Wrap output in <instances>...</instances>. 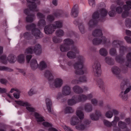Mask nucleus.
<instances>
[{
	"mask_svg": "<svg viewBox=\"0 0 131 131\" xmlns=\"http://www.w3.org/2000/svg\"><path fill=\"white\" fill-rule=\"evenodd\" d=\"M62 91V93H58L57 97V99H59L63 95L66 96L70 95L71 92V88L68 85H66L63 87Z\"/></svg>",
	"mask_w": 131,
	"mask_h": 131,
	"instance_id": "10",
	"label": "nucleus"
},
{
	"mask_svg": "<svg viewBox=\"0 0 131 131\" xmlns=\"http://www.w3.org/2000/svg\"><path fill=\"white\" fill-rule=\"evenodd\" d=\"M78 60L79 62L75 63L73 64V61H69L67 63V65L70 67L73 66L75 69V72L77 75H81L85 74L86 72V71H83L82 70L83 68L82 62L85 60L84 58L82 56L80 55L78 57Z\"/></svg>",
	"mask_w": 131,
	"mask_h": 131,
	"instance_id": "4",
	"label": "nucleus"
},
{
	"mask_svg": "<svg viewBox=\"0 0 131 131\" xmlns=\"http://www.w3.org/2000/svg\"><path fill=\"white\" fill-rule=\"evenodd\" d=\"M84 109L82 107H79L77 110L76 114V115L80 119H83L84 117L83 113L82 112Z\"/></svg>",
	"mask_w": 131,
	"mask_h": 131,
	"instance_id": "22",
	"label": "nucleus"
},
{
	"mask_svg": "<svg viewBox=\"0 0 131 131\" xmlns=\"http://www.w3.org/2000/svg\"><path fill=\"white\" fill-rule=\"evenodd\" d=\"M111 70L112 73L116 76H118L121 72L120 69L116 66L113 67L111 69Z\"/></svg>",
	"mask_w": 131,
	"mask_h": 131,
	"instance_id": "26",
	"label": "nucleus"
},
{
	"mask_svg": "<svg viewBox=\"0 0 131 131\" xmlns=\"http://www.w3.org/2000/svg\"><path fill=\"white\" fill-rule=\"evenodd\" d=\"M82 102L80 95L74 96L72 98L69 99L68 101V105L72 106L80 102Z\"/></svg>",
	"mask_w": 131,
	"mask_h": 131,
	"instance_id": "16",
	"label": "nucleus"
},
{
	"mask_svg": "<svg viewBox=\"0 0 131 131\" xmlns=\"http://www.w3.org/2000/svg\"><path fill=\"white\" fill-rule=\"evenodd\" d=\"M53 40L55 43H59L62 41V39L61 38H59L56 36L54 37L53 38Z\"/></svg>",
	"mask_w": 131,
	"mask_h": 131,
	"instance_id": "50",
	"label": "nucleus"
},
{
	"mask_svg": "<svg viewBox=\"0 0 131 131\" xmlns=\"http://www.w3.org/2000/svg\"><path fill=\"white\" fill-rule=\"evenodd\" d=\"M128 86V87L127 88L124 92L122 91L119 95V97L124 101L127 100V96L126 94L128 93L131 90V85L128 80L125 82H123L121 84V88L122 90L125 89Z\"/></svg>",
	"mask_w": 131,
	"mask_h": 131,
	"instance_id": "6",
	"label": "nucleus"
},
{
	"mask_svg": "<svg viewBox=\"0 0 131 131\" xmlns=\"http://www.w3.org/2000/svg\"><path fill=\"white\" fill-rule=\"evenodd\" d=\"M63 42L64 44L68 46L73 45L74 43L73 41L70 38H67L63 40Z\"/></svg>",
	"mask_w": 131,
	"mask_h": 131,
	"instance_id": "36",
	"label": "nucleus"
},
{
	"mask_svg": "<svg viewBox=\"0 0 131 131\" xmlns=\"http://www.w3.org/2000/svg\"><path fill=\"white\" fill-rule=\"evenodd\" d=\"M92 70L95 75L97 77L100 76L101 71V65L98 61H95L93 64L92 66Z\"/></svg>",
	"mask_w": 131,
	"mask_h": 131,
	"instance_id": "12",
	"label": "nucleus"
},
{
	"mask_svg": "<svg viewBox=\"0 0 131 131\" xmlns=\"http://www.w3.org/2000/svg\"><path fill=\"white\" fill-rule=\"evenodd\" d=\"M89 5L92 7L95 6L94 0H89Z\"/></svg>",
	"mask_w": 131,
	"mask_h": 131,
	"instance_id": "62",
	"label": "nucleus"
},
{
	"mask_svg": "<svg viewBox=\"0 0 131 131\" xmlns=\"http://www.w3.org/2000/svg\"><path fill=\"white\" fill-rule=\"evenodd\" d=\"M125 24L126 27L128 28H130L131 27V20L129 18L126 19Z\"/></svg>",
	"mask_w": 131,
	"mask_h": 131,
	"instance_id": "47",
	"label": "nucleus"
},
{
	"mask_svg": "<svg viewBox=\"0 0 131 131\" xmlns=\"http://www.w3.org/2000/svg\"><path fill=\"white\" fill-rule=\"evenodd\" d=\"M37 16L38 18L39 19L37 26L39 28H41L43 27L46 24V23L44 18L45 16L43 14L40 13H38L37 14Z\"/></svg>",
	"mask_w": 131,
	"mask_h": 131,
	"instance_id": "15",
	"label": "nucleus"
},
{
	"mask_svg": "<svg viewBox=\"0 0 131 131\" xmlns=\"http://www.w3.org/2000/svg\"><path fill=\"white\" fill-rule=\"evenodd\" d=\"M104 124L108 127H111V123L108 121L104 120L103 121Z\"/></svg>",
	"mask_w": 131,
	"mask_h": 131,
	"instance_id": "59",
	"label": "nucleus"
},
{
	"mask_svg": "<svg viewBox=\"0 0 131 131\" xmlns=\"http://www.w3.org/2000/svg\"><path fill=\"white\" fill-rule=\"evenodd\" d=\"M101 116V114L100 111L97 110L95 111V114L92 113L90 115V117L91 119L94 121L98 120Z\"/></svg>",
	"mask_w": 131,
	"mask_h": 131,
	"instance_id": "20",
	"label": "nucleus"
},
{
	"mask_svg": "<svg viewBox=\"0 0 131 131\" xmlns=\"http://www.w3.org/2000/svg\"><path fill=\"white\" fill-rule=\"evenodd\" d=\"M21 37H23L25 38L29 39L31 37L30 34L28 32H26L23 35H21Z\"/></svg>",
	"mask_w": 131,
	"mask_h": 131,
	"instance_id": "52",
	"label": "nucleus"
},
{
	"mask_svg": "<svg viewBox=\"0 0 131 131\" xmlns=\"http://www.w3.org/2000/svg\"><path fill=\"white\" fill-rule=\"evenodd\" d=\"M79 121L78 117L74 115L72 117L70 121V124L73 126L79 123Z\"/></svg>",
	"mask_w": 131,
	"mask_h": 131,
	"instance_id": "29",
	"label": "nucleus"
},
{
	"mask_svg": "<svg viewBox=\"0 0 131 131\" xmlns=\"http://www.w3.org/2000/svg\"><path fill=\"white\" fill-rule=\"evenodd\" d=\"M92 34L94 37H101L102 35V30L100 29H96L94 30L93 31Z\"/></svg>",
	"mask_w": 131,
	"mask_h": 131,
	"instance_id": "30",
	"label": "nucleus"
},
{
	"mask_svg": "<svg viewBox=\"0 0 131 131\" xmlns=\"http://www.w3.org/2000/svg\"><path fill=\"white\" fill-rule=\"evenodd\" d=\"M118 127L122 129H125L126 127V123L122 121H119L118 123Z\"/></svg>",
	"mask_w": 131,
	"mask_h": 131,
	"instance_id": "42",
	"label": "nucleus"
},
{
	"mask_svg": "<svg viewBox=\"0 0 131 131\" xmlns=\"http://www.w3.org/2000/svg\"><path fill=\"white\" fill-rule=\"evenodd\" d=\"M99 37V38H94L93 39L92 42L93 45H98L103 44L110 41L109 39L106 38L104 36Z\"/></svg>",
	"mask_w": 131,
	"mask_h": 131,
	"instance_id": "11",
	"label": "nucleus"
},
{
	"mask_svg": "<svg viewBox=\"0 0 131 131\" xmlns=\"http://www.w3.org/2000/svg\"><path fill=\"white\" fill-rule=\"evenodd\" d=\"M122 42L118 40H114L112 42V46L115 48L120 47L119 53L121 54H124L126 51V47L122 46Z\"/></svg>",
	"mask_w": 131,
	"mask_h": 131,
	"instance_id": "13",
	"label": "nucleus"
},
{
	"mask_svg": "<svg viewBox=\"0 0 131 131\" xmlns=\"http://www.w3.org/2000/svg\"><path fill=\"white\" fill-rule=\"evenodd\" d=\"M85 126L84 125L79 124L75 126V128L78 130H82L84 129Z\"/></svg>",
	"mask_w": 131,
	"mask_h": 131,
	"instance_id": "49",
	"label": "nucleus"
},
{
	"mask_svg": "<svg viewBox=\"0 0 131 131\" xmlns=\"http://www.w3.org/2000/svg\"><path fill=\"white\" fill-rule=\"evenodd\" d=\"M110 54L112 56H115L116 53V50L114 48H111L110 51Z\"/></svg>",
	"mask_w": 131,
	"mask_h": 131,
	"instance_id": "54",
	"label": "nucleus"
},
{
	"mask_svg": "<svg viewBox=\"0 0 131 131\" xmlns=\"http://www.w3.org/2000/svg\"><path fill=\"white\" fill-rule=\"evenodd\" d=\"M62 127L65 131H73L70 127L66 125H64L62 126Z\"/></svg>",
	"mask_w": 131,
	"mask_h": 131,
	"instance_id": "57",
	"label": "nucleus"
},
{
	"mask_svg": "<svg viewBox=\"0 0 131 131\" xmlns=\"http://www.w3.org/2000/svg\"><path fill=\"white\" fill-rule=\"evenodd\" d=\"M18 61L20 63L23 62L25 61V56L23 54L19 55L17 58Z\"/></svg>",
	"mask_w": 131,
	"mask_h": 131,
	"instance_id": "45",
	"label": "nucleus"
},
{
	"mask_svg": "<svg viewBox=\"0 0 131 131\" xmlns=\"http://www.w3.org/2000/svg\"><path fill=\"white\" fill-rule=\"evenodd\" d=\"M28 7L31 11L37 12L39 10L38 8L37 7L36 3L39 4L40 2L38 0H27Z\"/></svg>",
	"mask_w": 131,
	"mask_h": 131,
	"instance_id": "14",
	"label": "nucleus"
},
{
	"mask_svg": "<svg viewBox=\"0 0 131 131\" xmlns=\"http://www.w3.org/2000/svg\"><path fill=\"white\" fill-rule=\"evenodd\" d=\"M30 11L28 9H26L24 11L25 14L28 15L26 18V20L27 22H32L35 18V15L34 14L29 15Z\"/></svg>",
	"mask_w": 131,
	"mask_h": 131,
	"instance_id": "18",
	"label": "nucleus"
},
{
	"mask_svg": "<svg viewBox=\"0 0 131 131\" xmlns=\"http://www.w3.org/2000/svg\"><path fill=\"white\" fill-rule=\"evenodd\" d=\"M0 70L5 71L9 72H11L12 71V70L7 67L4 66H0Z\"/></svg>",
	"mask_w": 131,
	"mask_h": 131,
	"instance_id": "53",
	"label": "nucleus"
},
{
	"mask_svg": "<svg viewBox=\"0 0 131 131\" xmlns=\"http://www.w3.org/2000/svg\"><path fill=\"white\" fill-rule=\"evenodd\" d=\"M3 47L0 46V61L4 63H6L8 61L10 63L15 62L16 59L15 56L14 55L11 54L8 57L7 59L6 58V56L4 55H2L3 52Z\"/></svg>",
	"mask_w": 131,
	"mask_h": 131,
	"instance_id": "7",
	"label": "nucleus"
},
{
	"mask_svg": "<svg viewBox=\"0 0 131 131\" xmlns=\"http://www.w3.org/2000/svg\"><path fill=\"white\" fill-rule=\"evenodd\" d=\"M74 110L71 107L67 106L64 109V112L66 113H71L73 112Z\"/></svg>",
	"mask_w": 131,
	"mask_h": 131,
	"instance_id": "44",
	"label": "nucleus"
},
{
	"mask_svg": "<svg viewBox=\"0 0 131 131\" xmlns=\"http://www.w3.org/2000/svg\"><path fill=\"white\" fill-rule=\"evenodd\" d=\"M41 46L39 44H37L36 45L34 49L32 47H30L27 48L25 51V54L27 55L35 53L36 54L38 55L41 53Z\"/></svg>",
	"mask_w": 131,
	"mask_h": 131,
	"instance_id": "9",
	"label": "nucleus"
},
{
	"mask_svg": "<svg viewBox=\"0 0 131 131\" xmlns=\"http://www.w3.org/2000/svg\"><path fill=\"white\" fill-rule=\"evenodd\" d=\"M36 93V92L35 90L33 89H30L28 92V94L30 96H32L33 94Z\"/></svg>",
	"mask_w": 131,
	"mask_h": 131,
	"instance_id": "56",
	"label": "nucleus"
},
{
	"mask_svg": "<svg viewBox=\"0 0 131 131\" xmlns=\"http://www.w3.org/2000/svg\"><path fill=\"white\" fill-rule=\"evenodd\" d=\"M84 110L87 112H90L92 110V105L89 103L86 104L84 106Z\"/></svg>",
	"mask_w": 131,
	"mask_h": 131,
	"instance_id": "32",
	"label": "nucleus"
},
{
	"mask_svg": "<svg viewBox=\"0 0 131 131\" xmlns=\"http://www.w3.org/2000/svg\"><path fill=\"white\" fill-rule=\"evenodd\" d=\"M54 19V16L51 15H49L47 17V20L49 21H52Z\"/></svg>",
	"mask_w": 131,
	"mask_h": 131,
	"instance_id": "55",
	"label": "nucleus"
},
{
	"mask_svg": "<svg viewBox=\"0 0 131 131\" xmlns=\"http://www.w3.org/2000/svg\"><path fill=\"white\" fill-rule=\"evenodd\" d=\"M98 85L99 87L102 91H104L105 89L104 84L102 80L100 79L98 81Z\"/></svg>",
	"mask_w": 131,
	"mask_h": 131,
	"instance_id": "39",
	"label": "nucleus"
},
{
	"mask_svg": "<svg viewBox=\"0 0 131 131\" xmlns=\"http://www.w3.org/2000/svg\"><path fill=\"white\" fill-rule=\"evenodd\" d=\"M14 94V96L15 98L18 99L19 97L20 92L18 90Z\"/></svg>",
	"mask_w": 131,
	"mask_h": 131,
	"instance_id": "60",
	"label": "nucleus"
},
{
	"mask_svg": "<svg viewBox=\"0 0 131 131\" xmlns=\"http://www.w3.org/2000/svg\"><path fill=\"white\" fill-rule=\"evenodd\" d=\"M36 26L34 24H32L29 25H28L26 26L27 30H31L32 34L36 38H40L42 36V34L41 33L40 30L36 28Z\"/></svg>",
	"mask_w": 131,
	"mask_h": 131,
	"instance_id": "8",
	"label": "nucleus"
},
{
	"mask_svg": "<svg viewBox=\"0 0 131 131\" xmlns=\"http://www.w3.org/2000/svg\"><path fill=\"white\" fill-rule=\"evenodd\" d=\"M46 103L47 109L49 113H51L52 110L51 107L52 106V103L51 100L48 98H47L46 100Z\"/></svg>",
	"mask_w": 131,
	"mask_h": 131,
	"instance_id": "27",
	"label": "nucleus"
},
{
	"mask_svg": "<svg viewBox=\"0 0 131 131\" xmlns=\"http://www.w3.org/2000/svg\"><path fill=\"white\" fill-rule=\"evenodd\" d=\"M45 75V77L48 79L50 87L51 88H60L62 85L63 81L60 78H57L53 80V76L50 71H46Z\"/></svg>",
	"mask_w": 131,
	"mask_h": 131,
	"instance_id": "5",
	"label": "nucleus"
},
{
	"mask_svg": "<svg viewBox=\"0 0 131 131\" xmlns=\"http://www.w3.org/2000/svg\"><path fill=\"white\" fill-rule=\"evenodd\" d=\"M42 124L44 126L49 128V131H58L57 129L52 127V125L51 124L47 122H43Z\"/></svg>",
	"mask_w": 131,
	"mask_h": 131,
	"instance_id": "31",
	"label": "nucleus"
},
{
	"mask_svg": "<svg viewBox=\"0 0 131 131\" xmlns=\"http://www.w3.org/2000/svg\"><path fill=\"white\" fill-rule=\"evenodd\" d=\"M56 35L59 37H61L63 36L64 32L61 29L57 30L56 32Z\"/></svg>",
	"mask_w": 131,
	"mask_h": 131,
	"instance_id": "48",
	"label": "nucleus"
},
{
	"mask_svg": "<svg viewBox=\"0 0 131 131\" xmlns=\"http://www.w3.org/2000/svg\"><path fill=\"white\" fill-rule=\"evenodd\" d=\"M79 8L78 5L76 4L74 5L71 11V15L73 17H77L78 15Z\"/></svg>",
	"mask_w": 131,
	"mask_h": 131,
	"instance_id": "21",
	"label": "nucleus"
},
{
	"mask_svg": "<svg viewBox=\"0 0 131 131\" xmlns=\"http://www.w3.org/2000/svg\"><path fill=\"white\" fill-rule=\"evenodd\" d=\"M107 13L108 11L104 8H101L95 12L92 15V18L88 19L85 20L87 26V28H85L82 23L79 24L78 27L81 32L82 34H84L86 28L89 30H91L96 25L97 20H100L101 21H104Z\"/></svg>",
	"mask_w": 131,
	"mask_h": 131,
	"instance_id": "1",
	"label": "nucleus"
},
{
	"mask_svg": "<svg viewBox=\"0 0 131 131\" xmlns=\"http://www.w3.org/2000/svg\"><path fill=\"white\" fill-rule=\"evenodd\" d=\"M15 102L19 105L25 106L30 114L35 116L37 122H42L45 120L44 118L41 115L35 112L36 109L32 107L29 103L20 100L15 101Z\"/></svg>",
	"mask_w": 131,
	"mask_h": 131,
	"instance_id": "3",
	"label": "nucleus"
},
{
	"mask_svg": "<svg viewBox=\"0 0 131 131\" xmlns=\"http://www.w3.org/2000/svg\"><path fill=\"white\" fill-rule=\"evenodd\" d=\"M30 66L32 69L35 70L38 67V64L37 60L35 59L31 60L30 63Z\"/></svg>",
	"mask_w": 131,
	"mask_h": 131,
	"instance_id": "25",
	"label": "nucleus"
},
{
	"mask_svg": "<svg viewBox=\"0 0 131 131\" xmlns=\"http://www.w3.org/2000/svg\"><path fill=\"white\" fill-rule=\"evenodd\" d=\"M44 31L46 34H49L55 31V30L52 25H51L45 26L44 28Z\"/></svg>",
	"mask_w": 131,
	"mask_h": 131,
	"instance_id": "23",
	"label": "nucleus"
},
{
	"mask_svg": "<svg viewBox=\"0 0 131 131\" xmlns=\"http://www.w3.org/2000/svg\"><path fill=\"white\" fill-rule=\"evenodd\" d=\"M115 2L120 5L115 8L116 12L119 14H121L123 12V9L124 11L122 14L123 18H126L129 15V10L131 9V0H127L125 2V4L122 7L121 6L123 5L124 2L122 0H115Z\"/></svg>",
	"mask_w": 131,
	"mask_h": 131,
	"instance_id": "2",
	"label": "nucleus"
},
{
	"mask_svg": "<svg viewBox=\"0 0 131 131\" xmlns=\"http://www.w3.org/2000/svg\"><path fill=\"white\" fill-rule=\"evenodd\" d=\"M99 53L101 56H105L107 55L108 52L107 50L105 48H102L100 49Z\"/></svg>",
	"mask_w": 131,
	"mask_h": 131,
	"instance_id": "41",
	"label": "nucleus"
},
{
	"mask_svg": "<svg viewBox=\"0 0 131 131\" xmlns=\"http://www.w3.org/2000/svg\"><path fill=\"white\" fill-rule=\"evenodd\" d=\"M47 65L46 63L43 61L40 62L39 65H38V67L40 69L42 70L45 69Z\"/></svg>",
	"mask_w": 131,
	"mask_h": 131,
	"instance_id": "46",
	"label": "nucleus"
},
{
	"mask_svg": "<svg viewBox=\"0 0 131 131\" xmlns=\"http://www.w3.org/2000/svg\"><path fill=\"white\" fill-rule=\"evenodd\" d=\"M105 61L109 65H112L114 63V59L109 57H105Z\"/></svg>",
	"mask_w": 131,
	"mask_h": 131,
	"instance_id": "38",
	"label": "nucleus"
},
{
	"mask_svg": "<svg viewBox=\"0 0 131 131\" xmlns=\"http://www.w3.org/2000/svg\"><path fill=\"white\" fill-rule=\"evenodd\" d=\"M73 50V51H69L67 53V57L70 59H72L75 58L76 54L78 53L79 52L78 49L76 47H75Z\"/></svg>",
	"mask_w": 131,
	"mask_h": 131,
	"instance_id": "19",
	"label": "nucleus"
},
{
	"mask_svg": "<svg viewBox=\"0 0 131 131\" xmlns=\"http://www.w3.org/2000/svg\"><path fill=\"white\" fill-rule=\"evenodd\" d=\"M126 48V51H125L124 54H120L121 55H123L124 54L127 50H128L130 52L128 53L126 55V59L127 62L126 63V66L129 68H131V47Z\"/></svg>",
	"mask_w": 131,
	"mask_h": 131,
	"instance_id": "17",
	"label": "nucleus"
},
{
	"mask_svg": "<svg viewBox=\"0 0 131 131\" xmlns=\"http://www.w3.org/2000/svg\"><path fill=\"white\" fill-rule=\"evenodd\" d=\"M124 39L128 43H131V38L130 37L126 36L125 37Z\"/></svg>",
	"mask_w": 131,
	"mask_h": 131,
	"instance_id": "63",
	"label": "nucleus"
},
{
	"mask_svg": "<svg viewBox=\"0 0 131 131\" xmlns=\"http://www.w3.org/2000/svg\"><path fill=\"white\" fill-rule=\"evenodd\" d=\"M111 127L112 126L114 127L113 129V131H121L120 129L116 126L117 122L114 120L111 122Z\"/></svg>",
	"mask_w": 131,
	"mask_h": 131,
	"instance_id": "40",
	"label": "nucleus"
},
{
	"mask_svg": "<svg viewBox=\"0 0 131 131\" xmlns=\"http://www.w3.org/2000/svg\"><path fill=\"white\" fill-rule=\"evenodd\" d=\"M62 13V12L61 10H58L56 13L54 14V15L56 17L60 16Z\"/></svg>",
	"mask_w": 131,
	"mask_h": 131,
	"instance_id": "61",
	"label": "nucleus"
},
{
	"mask_svg": "<svg viewBox=\"0 0 131 131\" xmlns=\"http://www.w3.org/2000/svg\"><path fill=\"white\" fill-rule=\"evenodd\" d=\"M111 111L113 113V114L117 115L119 113L115 109H112Z\"/></svg>",
	"mask_w": 131,
	"mask_h": 131,
	"instance_id": "64",
	"label": "nucleus"
},
{
	"mask_svg": "<svg viewBox=\"0 0 131 131\" xmlns=\"http://www.w3.org/2000/svg\"><path fill=\"white\" fill-rule=\"evenodd\" d=\"M87 81V78L86 76L84 75L80 78L79 81L77 80H73L72 83L73 84H76L79 83V82H86Z\"/></svg>",
	"mask_w": 131,
	"mask_h": 131,
	"instance_id": "24",
	"label": "nucleus"
},
{
	"mask_svg": "<svg viewBox=\"0 0 131 131\" xmlns=\"http://www.w3.org/2000/svg\"><path fill=\"white\" fill-rule=\"evenodd\" d=\"M60 51L62 52L68 51L70 49L69 46L66 45L64 43L63 44H62L60 46Z\"/></svg>",
	"mask_w": 131,
	"mask_h": 131,
	"instance_id": "37",
	"label": "nucleus"
},
{
	"mask_svg": "<svg viewBox=\"0 0 131 131\" xmlns=\"http://www.w3.org/2000/svg\"><path fill=\"white\" fill-rule=\"evenodd\" d=\"M73 90L74 92L77 93H80L83 92L82 88L78 85H75L73 87Z\"/></svg>",
	"mask_w": 131,
	"mask_h": 131,
	"instance_id": "35",
	"label": "nucleus"
},
{
	"mask_svg": "<svg viewBox=\"0 0 131 131\" xmlns=\"http://www.w3.org/2000/svg\"><path fill=\"white\" fill-rule=\"evenodd\" d=\"M80 95L82 102H84L87 100L90 99L93 97V95L91 93L88 94L87 95L83 94Z\"/></svg>",
	"mask_w": 131,
	"mask_h": 131,
	"instance_id": "28",
	"label": "nucleus"
},
{
	"mask_svg": "<svg viewBox=\"0 0 131 131\" xmlns=\"http://www.w3.org/2000/svg\"><path fill=\"white\" fill-rule=\"evenodd\" d=\"M91 102L92 104L94 106L98 104V101L97 100L95 99H91Z\"/></svg>",
	"mask_w": 131,
	"mask_h": 131,
	"instance_id": "58",
	"label": "nucleus"
},
{
	"mask_svg": "<svg viewBox=\"0 0 131 131\" xmlns=\"http://www.w3.org/2000/svg\"><path fill=\"white\" fill-rule=\"evenodd\" d=\"M52 26L55 30L56 28H61L62 27V22L61 21H56L54 22L53 24H52Z\"/></svg>",
	"mask_w": 131,
	"mask_h": 131,
	"instance_id": "33",
	"label": "nucleus"
},
{
	"mask_svg": "<svg viewBox=\"0 0 131 131\" xmlns=\"http://www.w3.org/2000/svg\"><path fill=\"white\" fill-rule=\"evenodd\" d=\"M105 115L107 118H111L113 116V113L111 110H109L106 113Z\"/></svg>",
	"mask_w": 131,
	"mask_h": 131,
	"instance_id": "51",
	"label": "nucleus"
},
{
	"mask_svg": "<svg viewBox=\"0 0 131 131\" xmlns=\"http://www.w3.org/2000/svg\"><path fill=\"white\" fill-rule=\"evenodd\" d=\"M115 5L114 4L112 5L110 7L111 10L108 12V14L110 17H113L115 15Z\"/></svg>",
	"mask_w": 131,
	"mask_h": 131,
	"instance_id": "34",
	"label": "nucleus"
},
{
	"mask_svg": "<svg viewBox=\"0 0 131 131\" xmlns=\"http://www.w3.org/2000/svg\"><path fill=\"white\" fill-rule=\"evenodd\" d=\"M115 59L117 62L122 64L124 62V60L122 56H117Z\"/></svg>",
	"mask_w": 131,
	"mask_h": 131,
	"instance_id": "43",
	"label": "nucleus"
}]
</instances>
